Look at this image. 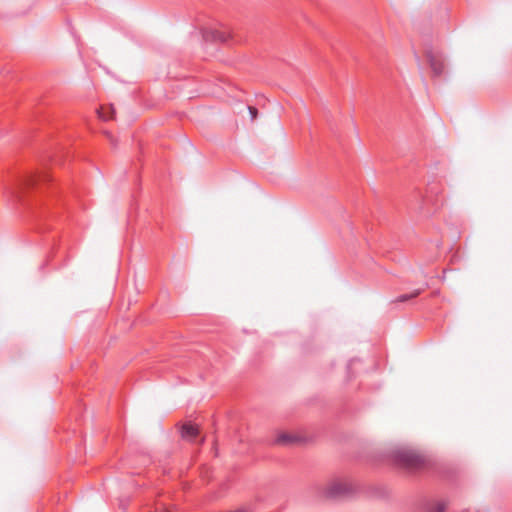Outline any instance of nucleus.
<instances>
[{"label":"nucleus","instance_id":"nucleus-6","mask_svg":"<svg viewBox=\"0 0 512 512\" xmlns=\"http://www.w3.org/2000/svg\"><path fill=\"white\" fill-rule=\"evenodd\" d=\"M99 117L105 121L113 119L115 110L112 106L104 107L102 106L100 110L98 111Z\"/></svg>","mask_w":512,"mask_h":512},{"label":"nucleus","instance_id":"nucleus-1","mask_svg":"<svg viewBox=\"0 0 512 512\" xmlns=\"http://www.w3.org/2000/svg\"><path fill=\"white\" fill-rule=\"evenodd\" d=\"M395 461L402 467L418 470L425 466V458L421 454L412 450H399L394 455Z\"/></svg>","mask_w":512,"mask_h":512},{"label":"nucleus","instance_id":"nucleus-8","mask_svg":"<svg viewBox=\"0 0 512 512\" xmlns=\"http://www.w3.org/2000/svg\"><path fill=\"white\" fill-rule=\"evenodd\" d=\"M445 509H446V504L441 501L430 503L427 506V512H444Z\"/></svg>","mask_w":512,"mask_h":512},{"label":"nucleus","instance_id":"nucleus-2","mask_svg":"<svg viewBox=\"0 0 512 512\" xmlns=\"http://www.w3.org/2000/svg\"><path fill=\"white\" fill-rule=\"evenodd\" d=\"M351 492V485L346 481L333 480L327 484L324 494L328 498H337Z\"/></svg>","mask_w":512,"mask_h":512},{"label":"nucleus","instance_id":"nucleus-9","mask_svg":"<svg viewBox=\"0 0 512 512\" xmlns=\"http://www.w3.org/2000/svg\"><path fill=\"white\" fill-rule=\"evenodd\" d=\"M296 440H297V438L295 436H292V435L286 434V433H282V434L278 435V437L276 438V442L279 444H288V443L295 442Z\"/></svg>","mask_w":512,"mask_h":512},{"label":"nucleus","instance_id":"nucleus-3","mask_svg":"<svg viewBox=\"0 0 512 512\" xmlns=\"http://www.w3.org/2000/svg\"><path fill=\"white\" fill-rule=\"evenodd\" d=\"M425 56L430 64L433 74L435 76L442 75L444 71V62L441 55L434 53L431 49H426Z\"/></svg>","mask_w":512,"mask_h":512},{"label":"nucleus","instance_id":"nucleus-7","mask_svg":"<svg viewBox=\"0 0 512 512\" xmlns=\"http://www.w3.org/2000/svg\"><path fill=\"white\" fill-rule=\"evenodd\" d=\"M422 289H415L413 292L409 293V294H402L400 296H398L393 302H396V303H403V302H406L410 299H413V298H416L417 296H419L421 293H422Z\"/></svg>","mask_w":512,"mask_h":512},{"label":"nucleus","instance_id":"nucleus-11","mask_svg":"<svg viewBox=\"0 0 512 512\" xmlns=\"http://www.w3.org/2000/svg\"><path fill=\"white\" fill-rule=\"evenodd\" d=\"M248 110H249V113L251 115V119L252 120L256 119L257 114H258L257 109L255 107H253V106H248Z\"/></svg>","mask_w":512,"mask_h":512},{"label":"nucleus","instance_id":"nucleus-10","mask_svg":"<svg viewBox=\"0 0 512 512\" xmlns=\"http://www.w3.org/2000/svg\"><path fill=\"white\" fill-rule=\"evenodd\" d=\"M40 180L49 181V175L44 174L42 176H30L27 179L29 185H34V184H36Z\"/></svg>","mask_w":512,"mask_h":512},{"label":"nucleus","instance_id":"nucleus-5","mask_svg":"<svg viewBox=\"0 0 512 512\" xmlns=\"http://www.w3.org/2000/svg\"><path fill=\"white\" fill-rule=\"evenodd\" d=\"M199 434L198 427L192 423H186L183 425L181 435L184 439L193 441Z\"/></svg>","mask_w":512,"mask_h":512},{"label":"nucleus","instance_id":"nucleus-4","mask_svg":"<svg viewBox=\"0 0 512 512\" xmlns=\"http://www.w3.org/2000/svg\"><path fill=\"white\" fill-rule=\"evenodd\" d=\"M203 36L206 40H213L219 42H227L231 38L229 31L220 29L205 30Z\"/></svg>","mask_w":512,"mask_h":512}]
</instances>
